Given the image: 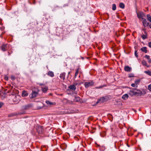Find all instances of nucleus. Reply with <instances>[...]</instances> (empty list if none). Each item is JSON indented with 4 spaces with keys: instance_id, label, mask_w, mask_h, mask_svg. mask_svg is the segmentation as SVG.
<instances>
[{
    "instance_id": "f704fd0d",
    "label": "nucleus",
    "mask_w": 151,
    "mask_h": 151,
    "mask_svg": "<svg viewBox=\"0 0 151 151\" xmlns=\"http://www.w3.org/2000/svg\"><path fill=\"white\" fill-rule=\"evenodd\" d=\"M148 46L149 47L151 48V42H150L149 43Z\"/></svg>"
},
{
    "instance_id": "f8f14e48",
    "label": "nucleus",
    "mask_w": 151,
    "mask_h": 151,
    "mask_svg": "<svg viewBox=\"0 0 151 151\" xmlns=\"http://www.w3.org/2000/svg\"><path fill=\"white\" fill-rule=\"evenodd\" d=\"M32 106L31 105H27L23 106V108L25 109H29Z\"/></svg>"
},
{
    "instance_id": "4c0bfd02",
    "label": "nucleus",
    "mask_w": 151,
    "mask_h": 151,
    "mask_svg": "<svg viewBox=\"0 0 151 151\" xmlns=\"http://www.w3.org/2000/svg\"><path fill=\"white\" fill-rule=\"evenodd\" d=\"M4 105L3 103L1 102V107Z\"/></svg>"
},
{
    "instance_id": "7ed1b4c3",
    "label": "nucleus",
    "mask_w": 151,
    "mask_h": 151,
    "mask_svg": "<svg viewBox=\"0 0 151 151\" xmlns=\"http://www.w3.org/2000/svg\"><path fill=\"white\" fill-rule=\"evenodd\" d=\"M38 90L37 88L33 89L32 93L30 95V98L32 99L36 97L38 94Z\"/></svg>"
},
{
    "instance_id": "20e7f679",
    "label": "nucleus",
    "mask_w": 151,
    "mask_h": 151,
    "mask_svg": "<svg viewBox=\"0 0 151 151\" xmlns=\"http://www.w3.org/2000/svg\"><path fill=\"white\" fill-rule=\"evenodd\" d=\"M94 83L92 81L87 82L85 83L84 85L86 88H87L90 86H93Z\"/></svg>"
},
{
    "instance_id": "4468645a",
    "label": "nucleus",
    "mask_w": 151,
    "mask_h": 151,
    "mask_svg": "<svg viewBox=\"0 0 151 151\" xmlns=\"http://www.w3.org/2000/svg\"><path fill=\"white\" fill-rule=\"evenodd\" d=\"M67 147V145L65 143L63 144L60 145L61 148L63 150H65V149Z\"/></svg>"
},
{
    "instance_id": "a19ab883",
    "label": "nucleus",
    "mask_w": 151,
    "mask_h": 151,
    "mask_svg": "<svg viewBox=\"0 0 151 151\" xmlns=\"http://www.w3.org/2000/svg\"><path fill=\"white\" fill-rule=\"evenodd\" d=\"M106 86V85H105V84H104V85H103V86H102V87H105Z\"/></svg>"
},
{
    "instance_id": "4be33fe9",
    "label": "nucleus",
    "mask_w": 151,
    "mask_h": 151,
    "mask_svg": "<svg viewBox=\"0 0 151 151\" xmlns=\"http://www.w3.org/2000/svg\"><path fill=\"white\" fill-rule=\"evenodd\" d=\"M80 98L79 97H75L74 101L76 102H78L80 101Z\"/></svg>"
},
{
    "instance_id": "5701e85b",
    "label": "nucleus",
    "mask_w": 151,
    "mask_h": 151,
    "mask_svg": "<svg viewBox=\"0 0 151 151\" xmlns=\"http://www.w3.org/2000/svg\"><path fill=\"white\" fill-rule=\"evenodd\" d=\"M119 7L121 8L124 9L125 7L123 3H121L119 4Z\"/></svg>"
},
{
    "instance_id": "6ab92c4d",
    "label": "nucleus",
    "mask_w": 151,
    "mask_h": 151,
    "mask_svg": "<svg viewBox=\"0 0 151 151\" xmlns=\"http://www.w3.org/2000/svg\"><path fill=\"white\" fill-rule=\"evenodd\" d=\"M47 75L51 77H53L54 76L53 73L51 71H50L48 72Z\"/></svg>"
},
{
    "instance_id": "c85d7f7f",
    "label": "nucleus",
    "mask_w": 151,
    "mask_h": 151,
    "mask_svg": "<svg viewBox=\"0 0 151 151\" xmlns=\"http://www.w3.org/2000/svg\"><path fill=\"white\" fill-rule=\"evenodd\" d=\"M134 55L136 57H137L138 55H137V50H135V52H134Z\"/></svg>"
},
{
    "instance_id": "c756f323",
    "label": "nucleus",
    "mask_w": 151,
    "mask_h": 151,
    "mask_svg": "<svg viewBox=\"0 0 151 151\" xmlns=\"http://www.w3.org/2000/svg\"><path fill=\"white\" fill-rule=\"evenodd\" d=\"M78 69H77L76 71V72L75 73V76H77L78 73Z\"/></svg>"
},
{
    "instance_id": "ddd939ff",
    "label": "nucleus",
    "mask_w": 151,
    "mask_h": 151,
    "mask_svg": "<svg viewBox=\"0 0 151 151\" xmlns=\"http://www.w3.org/2000/svg\"><path fill=\"white\" fill-rule=\"evenodd\" d=\"M28 95V93L25 91H23L22 92V96L23 97H25Z\"/></svg>"
},
{
    "instance_id": "1a4fd4ad",
    "label": "nucleus",
    "mask_w": 151,
    "mask_h": 151,
    "mask_svg": "<svg viewBox=\"0 0 151 151\" xmlns=\"http://www.w3.org/2000/svg\"><path fill=\"white\" fill-rule=\"evenodd\" d=\"M68 88L70 90H75L76 89V85L73 84L70 86Z\"/></svg>"
},
{
    "instance_id": "2eb2a0df",
    "label": "nucleus",
    "mask_w": 151,
    "mask_h": 151,
    "mask_svg": "<svg viewBox=\"0 0 151 151\" xmlns=\"http://www.w3.org/2000/svg\"><path fill=\"white\" fill-rule=\"evenodd\" d=\"M46 103L47 104V105H55V103H53L52 102H51L48 100L46 101H45Z\"/></svg>"
},
{
    "instance_id": "412c9836",
    "label": "nucleus",
    "mask_w": 151,
    "mask_h": 151,
    "mask_svg": "<svg viewBox=\"0 0 151 151\" xmlns=\"http://www.w3.org/2000/svg\"><path fill=\"white\" fill-rule=\"evenodd\" d=\"M142 64L143 65L147 66V67H149V65H147V64L146 62L144 60H143L142 61Z\"/></svg>"
},
{
    "instance_id": "39448f33",
    "label": "nucleus",
    "mask_w": 151,
    "mask_h": 151,
    "mask_svg": "<svg viewBox=\"0 0 151 151\" xmlns=\"http://www.w3.org/2000/svg\"><path fill=\"white\" fill-rule=\"evenodd\" d=\"M36 129L38 133L40 134L42 133L43 131L42 127L40 126H38Z\"/></svg>"
},
{
    "instance_id": "0eeeda50",
    "label": "nucleus",
    "mask_w": 151,
    "mask_h": 151,
    "mask_svg": "<svg viewBox=\"0 0 151 151\" xmlns=\"http://www.w3.org/2000/svg\"><path fill=\"white\" fill-rule=\"evenodd\" d=\"M137 15L139 18H141L142 19V18H144V17H145V15L142 12H140L137 13Z\"/></svg>"
},
{
    "instance_id": "f03ea898",
    "label": "nucleus",
    "mask_w": 151,
    "mask_h": 151,
    "mask_svg": "<svg viewBox=\"0 0 151 151\" xmlns=\"http://www.w3.org/2000/svg\"><path fill=\"white\" fill-rule=\"evenodd\" d=\"M11 97L13 101L17 103L19 101L20 97L19 95L12 94L11 95Z\"/></svg>"
},
{
    "instance_id": "a878e982",
    "label": "nucleus",
    "mask_w": 151,
    "mask_h": 151,
    "mask_svg": "<svg viewBox=\"0 0 151 151\" xmlns=\"http://www.w3.org/2000/svg\"><path fill=\"white\" fill-rule=\"evenodd\" d=\"M141 37L143 40H144L147 38V35H146L143 34L141 35Z\"/></svg>"
},
{
    "instance_id": "dca6fc26",
    "label": "nucleus",
    "mask_w": 151,
    "mask_h": 151,
    "mask_svg": "<svg viewBox=\"0 0 151 151\" xmlns=\"http://www.w3.org/2000/svg\"><path fill=\"white\" fill-rule=\"evenodd\" d=\"M128 97V95L127 94H125L122 96V98L124 100H127Z\"/></svg>"
},
{
    "instance_id": "6e6552de",
    "label": "nucleus",
    "mask_w": 151,
    "mask_h": 151,
    "mask_svg": "<svg viewBox=\"0 0 151 151\" xmlns=\"http://www.w3.org/2000/svg\"><path fill=\"white\" fill-rule=\"evenodd\" d=\"M7 44H3L1 46V50L3 51H5L7 50Z\"/></svg>"
},
{
    "instance_id": "2f4dec72",
    "label": "nucleus",
    "mask_w": 151,
    "mask_h": 151,
    "mask_svg": "<svg viewBox=\"0 0 151 151\" xmlns=\"http://www.w3.org/2000/svg\"><path fill=\"white\" fill-rule=\"evenodd\" d=\"M139 80H137L136 81H135V82L136 83V84L137 85V84H138L139 83Z\"/></svg>"
},
{
    "instance_id": "b1692460",
    "label": "nucleus",
    "mask_w": 151,
    "mask_h": 151,
    "mask_svg": "<svg viewBox=\"0 0 151 151\" xmlns=\"http://www.w3.org/2000/svg\"><path fill=\"white\" fill-rule=\"evenodd\" d=\"M147 18L148 20L151 22V16L150 14H147Z\"/></svg>"
},
{
    "instance_id": "de8ad7c7",
    "label": "nucleus",
    "mask_w": 151,
    "mask_h": 151,
    "mask_svg": "<svg viewBox=\"0 0 151 151\" xmlns=\"http://www.w3.org/2000/svg\"><path fill=\"white\" fill-rule=\"evenodd\" d=\"M0 94H1V93H0Z\"/></svg>"
},
{
    "instance_id": "bb28decb",
    "label": "nucleus",
    "mask_w": 151,
    "mask_h": 151,
    "mask_svg": "<svg viewBox=\"0 0 151 151\" xmlns=\"http://www.w3.org/2000/svg\"><path fill=\"white\" fill-rule=\"evenodd\" d=\"M144 72L149 76H151V71H145Z\"/></svg>"
},
{
    "instance_id": "f257e3e1",
    "label": "nucleus",
    "mask_w": 151,
    "mask_h": 151,
    "mask_svg": "<svg viewBox=\"0 0 151 151\" xmlns=\"http://www.w3.org/2000/svg\"><path fill=\"white\" fill-rule=\"evenodd\" d=\"M129 94L131 96L136 95L140 96L142 94V92L140 90L136 89H134L132 88L131 90L129 91Z\"/></svg>"
},
{
    "instance_id": "49530a36",
    "label": "nucleus",
    "mask_w": 151,
    "mask_h": 151,
    "mask_svg": "<svg viewBox=\"0 0 151 151\" xmlns=\"http://www.w3.org/2000/svg\"><path fill=\"white\" fill-rule=\"evenodd\" d=\"M12 116L11 115H9V116Z\"/></svg>"
},
{
    "instance_id": "37998d69",
    "label": "nucleus",
    "mask_w": 151,
    "mask_h": 151,
    "mask_svg": "<svg viewBox=\"0 0 151 151\" xmlns=\"http://www.w3.org/2000/svg\"><path fill=\"white\" fill-rule=\"evenodd\" d=\"M41 108H41V107H39L38 108V109H41Z\"/></svg>"
},
{
    "instance_id": "58836bf2",
    "label": "nucleus",
    "mask_w": 151,
    "mask_h": 151,
    "mask_svg": "<svg viewBox=\"0 0 151 151\" xmlns=\"http://www.w3.org/2000/svg\"><path fill=\"white\" fill-rule=\"evenodd\" d=\"M44 84H43V83H39V85L40 86H42V85H43Z\"/></svg>"
},
{
    "instance_id": "7c9ffc66",
    "label": "nucleus",
    "mask_w": 151,
    "mask_h": 151,
    "mask_svg": "<svg viewBox=\"0 0 151 151\" xmlns=\"http://www.w3.org/2000/svg\"><path fill=\"white\" fill-rule=\"evenodd\" d=\"M145 58H147V59L148 60L150 58V56L149 55H146L145 56Z\"/></svg>"
},
{
    "instance_id": "423d86ee",
    "label": "nucleus",
    "mask_w": 151,
    "mask_h": 151,
    "mask_svg": "<svg viewBox=\"0 0 151 151\" xmlns=\"http://www.w3.org/2000/svg\"><path fill=\"white\" fill-rule=\"evenodd\" d=\"M105 101V98L104 97H102L100 98V99L98 100L97 101L96 103V104L99 103H103Z\"/></svg>"
},
{
    "instance_id": "e433bc0d",
    "label": "nucleus",
    "mask_w": 151,
    "mask_h": 151,
    "mask_svg": "<svg viewBox=\"0 0 151 151\" xmlns=\"http://www.w3.org/2000/svg\"><path fill=\"white\" fill-rule=\"evenodd\" d=\"M148 62L149 63H151V59L150 58L148 60Z\"/></svg>"
},
{
    "instance_id": "aec40b11",
    "label": "nucleus",
    "mask_w": 151,
    "mask_h": 151,
    "mask_svg": "<svg viewBox=\"0 0 151 151\" xmlns=\"http://www.w3.org/2000/svg\"><path fill=\"white\" fill-rule=\"evenodd\" d=\"M65 73H63L60 74V77L61 78H63V80L65 79Z\"/></svg>"
},
{
    "instance_id": "473e14b6",
    "label": "nucleus",
    "mask_w": 151,
    "mask_h": 151,
    "mask_svg": "<svg viewBox=\"0 0 151 151\" xmlns=\"http://www.w3.org/2000/svg\"><path fill=\"white\" fill-rule=\"evenodd\" d=\"M148 89L150 91H151V84L148 86Z\"/></svg>"
},
{
    "instance_id": "a211bd4d",
    "label": "nucleus",
    "mask_w": 151,
    "mask_h": 151,
    "mask_svg": "<svg viewBox=\"0 0 151 151\" xmlns=\"http://www.w3.org/2000/svg\"><path fill=\"white\" fill-rule=\"evenodd\" d=\"M48 89V87L47 86H45V87L42 88V91L44 93H45L47 91Z\"/></svg>"
},
{
    "instance_id": "c03bdc74",
    "label": "nucleus",
    "mask_w": 151,
    "mask_h": 151,
    "mask_svg": "<svg viewBox=\"0 0 151 151\" xmlns=\"http://www.w3.org/2000/svg\"><path fill=\"white\" fill-rule=\"evenodd\" d=\"M142 30H143V31H145V29H142Z\"/></svg>"
},
{
    "instance_id": "cd10ccee",
    "label": "nucleus",
    "mask_w": 151,
    "mask_h": 151,
    "mask_svg": "<svg viewBox=\"0 0 151 151\" xmlns=\"http://www.w3.org/2000/svg\"><path fill=\"white\" fill-rule=\"evenodd\" d=\"M131 86L133 87H137V85L135 84V83L132 84Z\"/></svg>"
},
{
    "instance_id": "ea45409f",
    "label": "nucleus",
    "mask_w": 151,
    "mask_h": 151,
    "mask_svg": "<svg viewBox=\"0 0 151 151\" xmlns=\"http://www.w3.org/2000/svg\"><path fill=\"white\" fill-rule=\"evenodd\" d=\"M5 80H8V78L7 77H5Z\"/></svg>"
},
{
    "instance_id": "f3484780",
    "label": "nucleus",
    "mask_w": 151,
    "mask_h": 151,
    "mask_svg": "<svg viewBox=\"0 0 151 151\" xmlns=\"http://www.w3.org/2000/svg\"><path fill=\"white\" fill-rule=\"evenodd\" d=\"M141 50L145 53H147V47H142L141 48Z\"/></svg>"
},
{
    "instance_id": "c9c22d12",
    "label": "nucleus",
    "mask_w": 151,
    "mask_h": 151,
    "mask_svg": "<svg viewBox=\"0 0 151 151\" xmlns=\"http://www.w3.org/2000/svg\"><path fill=\"white\" fill-rule=\"evenodd\" d=\"M102 88V86L96 87V88Z\"/></svg>"
},
{
    "instance_id": "9b49d317",
    "label": "nucleus",
    "mask_w": 151,
    "mask_h": 151,
    "mask_svg": "<svg viewBox=\"0 0 151 151\" xmlns=\"http://www.w3.org/2000/svg\"><path fill=\"white\" fill-rule=\"evenodd\" d=\"M142 19L143 20L142 23L143 24V25L144 26H147L148 24V23L147 22L146 19H145L144 18H142Z\"/></svg>"
},
{
    "instance_id": "393cba45",
    "label": "nucleus",
    "mask_w": 151,
    "mask_h": 151,
    "mask_svg": "<svg viewBox=\"0 0 151 151\" xmlns=\"http://www.w3.org/2000/svg\"><path fill=\"white\" fill-rule=\"evenodd\" d=\"M116 9V5L115 4H112V9L113 10H115Z\"/></svg>"
},
{
    "instance_id": "72a5a7b5",
    "label": "nucleus",
    "mask_w": 151,
    "mask_h": 151,
    "mask_svg": "<svg viewBox=\"0 0 151 151\" xmlns=\"http://www.w3.org/2000/svg\"><path fill=\"white\" fill-rule=\"evenodd\" d=\"M11 78L13 80H14L15 79V78L14 77V76H11Z\"/></svg>"
},
{
    "instance_id": "a18cd8bd",
    "label": "nucleus",
    "mask_w": 151,
    "mask_h": 151,
    "mask_svg": "<svg viewBox=\"0 0 151 151\" xmlns=\"http://www.w3.org/2000/svg\"><path fill=\"white\" fill-rule=\"evenodd\" d=\"M132 76H129V77H132Z\"/></svg>"
},
{
    "instance_id": "79ce46f5",
    "label": "nucleus",
    "mask_w": 151,
    "mask_h": 151,
    "mask_svg": "<svg viewBox=\"0 0 151 151\" xmlns=\"http://www.w3.org/2000/svg\"><path fill=\"white\" fill-rule=\"evenodd\" d=\"M144 33H145L144 35H147V33H146V32L145 31L144 32Z\"/></svg>"
},
{
    "instance_id": "9d476101",
    "label": "nucleus",
    "mask_w": 151,
    "mask_h": 151,
    "mask_svg": "<svg viewBox=\"0 0 151 151\" xmlns=\"http://www.w3.org/2000/svg\"><path fill=\"white\" fill-rule=\"evenodd\" d=\"M124 69L126 71L130 72L131 71L132 68L129 66H125L124 67Z\"/></svg>"
}]
</instances>
